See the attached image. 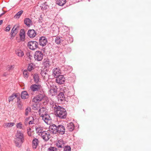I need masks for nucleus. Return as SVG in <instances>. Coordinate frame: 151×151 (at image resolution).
I'll return each instance as SVG.
<instances>
[{"mask_svg":"<svg viewBox=\"0 0 151 151\" xmlns=\"http://www.w3.org/2000/svg\"><path fill=\"white\" fill-rule=\"evenodd\" d=\"M56 110L55 113L57 116L61 119H65L66 118L67 112L65 109L62 107H58Z\"/></svg>","mask_w":151,"mask_h":151,"instance_id":"nucleus-1","label":"nucleus"},{"mask_svg":"<svg viewBox=\"0 0 151 151\" xmlns=\"http://www.w3.org/2000/svg\"><path fill=\"white\" fill-rule=\"evenodd\" d=\"M38 43L37 42L35 41H29L27 44L29 48L32 50H34L38 47Z\"/></svg>","mask_w":151,"mask_h":151,"instance_id":"nucleus-2","label":"nucleus"},{"mask_svg":"<svg viewBox=\"0 0 151 151\" xmlns=\"http://www.w3.org/2000/svg\"><path fill=\"white\" fill-rule=\"evenodd\" d=\"M43 55L41 51H36L34 54V58L35 60L40 61L43 59Z\"/></svg>","mask_w":151,"mask_h":151,"instance_id":"nucleus-3","label":"nucleus"},{"mask_svg":"<svg viewBox=\"0 0 151 151\" xmlns=\"http://www.w3.org/2000/svg\"><path fill=\"white\" fill-rule=\"evenodd\" d=\"M47 42V39L45 36H42L40 38L39 40V45L42 46H45Z\"/></svg>","mask_w":151,"mask_h":151,"instance_id":"nucleus-4","label":"nucleus"},{"mask_svg":"<svg viewBox=\"0 0 151 151\" xmlns=\"http://www.w3.org/2000/svg\"><path fill=\"white\" fill-rule=\"evenodd\" d=\"M42 86L39 84H33L31 86L30 88L31 90L33 92L40 91Z\"/></svg>","mask_w":151,"mask_h":151,"instance_id":"nucleus-5","label":"nucleus"},{"mask_svg":"<svg viewBox=\"0 0 151 151\" xmlns=\"http://www.w3.org/2000/svg\"><path fill=\"white\" fill-rule=\"evenodd\" d=\"M56 78V82L59 84H63L65 81V78L62 75H60Z\"/></svg>","mask_w":151,"mask_h":151,"instance_id":"nucleus-6","label":"nucleus"},{"mask_svg":"<svg viewBox=\"0 0 151 151\" xmlns=\"http://www.w3.org/2000/svg\"><path fill=\"white\" fill-rule=\"evenodd\" d=\"M49 129L53 134H55L58 132V126L55 124H52L49 126Z\"/></svg>","mask_w":151,"mask_h":151,"instance_id":"nucleus-7","label":"nucleus"},{"mask_svg":"<svg viewBox=\"0 0 151 151\" xmlns=\"http://www.w3.org/2000/svg\"><path fill=\"white\" fill-rule=\"evenodd\" d=\"M48 69L47 68H44L41 71L40 74L43 78L44 79H47L49 78V75L47 73L46 71H48Z\"/></svg>","mask_w":151,"mask_h":151,"instance_id":"nucleus-8","label":"nucleus"},{"mask_svg":"<svg viewBox=\"0 0 151 151\" xmlns=\"http://www.w3.org/2000/svg\"><path fill=\"white\" fill-rule=\"evenodd\" d=\"M43 98L44 96L42 94H40L38 95L33 98L32 101L36 103H38L39 101H42Z\"/></svg>","mask_w":151,"mask_h":151,"instance_id":"nucleus-9","label":"nucleus"},{"mask_svg":"<svg viewBox=\"0 0 151 151\" xmlns=\"http://www.w3.org/2000/svg\"><path fill=\"white\" fill-rule=\"evenodd\" d=\"M53 34L54 35L56 36L58 35L59 33V27L56 25H53L52 26Z\"/></svg>","mask_w":151,"mask_h":151,"instance_id":"nucleus-10","label":"nucleus"},{"mask_svg":"<svg viewBox=\"0 0 151 151\" xmlns=\"http://www.w3.org/2000/svg\"><path fill=\"white\" fill-rule=\"evenodd\" d=\"M27 35L30 38H34L36 35L37 32L34 29H29L28 31Z\"/></svg>","mask_w":151,"mask_h":151,"instance_id":"nucleus-11","label":"nucleus"},{"mask_svg":"<svg viewBox=\"0 0 151 151\" xmlns=\"http://www.w3.org/2000/svg\"><path fill=\"white\" fill-rule=\"evenodd\" d=\"M58 132L61 134H65V127L62 125H59L58 126Z\"/></svg>","mask_w":151,"mask_h":151,"instance_id":"nucleus-12","label":"nucleus"},{"mask_svg":"<svg viewBox=\"0 0 151 151\" xmlns=\"http://www.w3.org/2000/svg\"><path fill=\"white\" fill-rule=\"evenodd\" d=\"M61 73V70L59 68H54L52 70V75L55 78L59 76Z\"/></svg>","mask_w":151,"mask_h":151,"instance_id":"nucleus-13","label":"nucleus"},{"mask_svg":"<svg viewBox=\"0 0 151 151\" xmlns=\"http://www.w3.org/2000/svg\"><path fill=\"white\" fill-rule=\"evenodd\" d=\"M65 92V91L64 92H60L57 95V97L58 101H66L64 93Z\"/></svg>","mask_w":151,"mask_h":151,"instance_id":"nucleus-14","label":"nucleus"},{"mask_svg":"<svg viewBox=\"0 0 151 151\" xmlns=\"http://www.w3.org/2000/svg\"><path fill=\"white\" fill-rule=\"evenodd\" d=\"M41 116L42 117V119L46 123H47L48 121L51 120V118L49 114L47 113L45 114H42L41 115Z\"/></svg>","mask_w":151,"mask_h":151,"instance_id":"nucleus-15","label":"nucleus"},{"mask_svg":"<svg viewBox=\"0 0 151 151\" xmlns=\"http://www.w3.org/2000/svg\"><path fill=\"white\" fill-rule=\"evenodd\" d=\"M24 141V140L17 139H15L14 140V142L16 146L19 147H20L21 146Z\"/></svg>","mask_w":151,"mask_h":151,"instance_id":"nucleus-16","label":"nucleus"},{"mask_svg":"<svg viewBox=\"0 0 151 151\" xmlns=\"http://www.w3.org/2000/svg\"><path fill=\"white\" fill-rule=\"evenodd\" d=\"M56 87H52L50 89L49 91V94L51 95L52 96H54L57 95V90Z\"/></svg>","mask_w":151,"mask_h":151,"instance_id":"nucleus-17","label":"nucleus"},{"mask_svg":"<svg viewBox=\"0 0 151 151\" xmlns=\"http://www.w3.org/2000/svg\"><path fill=\"white\" fill-rule=\"evenodd\" d=\"M39 141L38 139L34 138L32 141V146L33 149H35L38 145Z\"/></svg>","mask_w":151,"mask_h":151,"instance_id":"nucleus-18","label":"nucleus"},{"mask_svg":"<svg viewBox=\"0 0 151 151\" xmlns=\"http://www.w3.org/2000/svg\"><path fill=\"white\" fill-rule=\"evenodd\" d=\"M41 135L42 138L46 141H48L50 138V137L47 136V132L46 131L42 132Z\"/></svg>","mask_w":151,"mask_h":151,"instance_id":"nucleus-19","label":"nucleus"},{"mask_svg":"<svg viewBox=\"0 0 151 151\" xmlns=\"http://www.w3.org/2000/svg\"><path fill=\"white\" fill-rule=\"evenodd\" d=\"M18 95H19V96H20V94L19 93H13L12 95L9 97L8 99L9 102L11 101H12L14 99L16 98H17V97H18Z\"/></svg>","mask_w":151,"mask_h":151,"instance_id":"nucleus-20","label":"nucleus"},{"mask_svg":"<svg viewBox=\"0 0 151 151\" xmlns=\"http://www.w3.org/2000/svg\"><path fill=\"white\" fill-rule=\"evenodd\" d=\"M24 23L27 27H30L32 23V21L29 18H25L24 20Z\"/></svg>","mask_w":151,"mask_h":151,"instance_id":"nucleus-21","label":"nucleus"},{"mask_svg":"<svg viewBox=\"0 0 151 151\" xmlns=\"http://www.w3.org/2000/svg\"><path fill=\"white\" fill-rule=\"evenodd\" d=\"M64 40V38L60 36L57 37L55 40V42L57 44H59Z\"/></svg>","mask_w":151,"mask_h":151,"instance_id":"nucleus-22","label":"nucleus"},{"mask_svg":"<svg viewBox=\"0 0 151 151\" xmlns=\"http://www.w3.org/2000/svg\"><path fill=\"white\" fill-rule=\"evenodd\" d=\"M75 126L73 122H70L67 124V129L70 132H72L74 129Z\"/></svg>","mask_w":151,"mask_h":151,"instance_id":"nucleus-23","label":"nucleus"},{"mask_svg":"<svg viewBox=\"0 0 151 151\" xmlns=\"http://www.w3.org/2000/svg\"><path fill=\"white\" fill-rule=\"evenodd\" d=\"M21 97L22 99H28L29 97V94L27 91H23L22 92Z\"/></svg>","mask_w":151,"mask_h":151,"instance_id":"nucleus-24","label":"nucleus"},{"mask_svg":"<svg viewBox=\"0 0 151 151\" xmlns=\"http://www.w3.org/2000/svg\"><path fill=\"white\" fill-rule=\"evenodd\" d=\"M16 136L17 137L16 139L24 140L23 134L21 132H18V131L16 135Z\"/></svg>","mask_w":151,"mask_h":151,"instance_id":"nucleus-25","label":"nucleus"},{"mask_svg":"<svg viewBox=\"0 0 151 151\" xmlns=\"http://www.w3.org/2000/svg\"><path fill=\"white\" fill-rule=\"evenodd\" d=\"M64 144V141L62 139H60L58 140V141L57 142L56 144V146L58 147V148H62L63 146H62V145Z\"/></svg>","mask_w":151,"mask_h":151,"instance_id":"nucleus-26","label":"nucleus"},{"mask_svg":"<svg viewBox=\"0 0 151 151\" xmlns=\"http://www.w3.org/2000/svg\"><path fill=\"white\" fill-rule=\"evenodd\" d=\"M33 78L35 83L37 84L40 80V78L38 74L37 73L34 74L33 76Z\"/></svg>","mask_w":151,"mask_h":151,"instance_id":"nucleus-27","label":"nucleus"},{"mask_svg":"<svg viewBox=\"0 0 151 151\" xmlns=\"http://www.w3.org/2000/svg\"><path fill=\"white\" fill-rule=\"evenodd\" d=\"M66 0H57L56 4L60 6H63L66 3Z\"/></svg>","mask_w":151,"mask_h":151,"instance_id":"nucleus-28","label":"nucleus"},{"mask_svg":"<svg viewBox=\"0 0 151 151\" xmlns=\"http://www.w3.org/2000/svg\"><path fill=\"white\" fill-rule=\"evenodd\" d=\"M17 27L14 29H12L11 32L10 33V35L13 36V37H15L17 33V27Z\"/></svg>","mask_w":151,"mask_h":151,"instance_id":"nucleus-29","label":"nucleus"},{"mask_svg":"<svg viewBox=\"0 0 151 151\" xmlns=\"http://www.w3.org/2000/svg\"><path fill=\"white\" fill-rule=\"evenodd\" d=\"M47 2H45L44 3H43L42 4V5L40 6L41 9L42 10H46L49 7V6L47 4Z\"/></svg>","mask_w":151,"mask_h":151,"instance_id":"nucleus-30","label":"nucleus"},{"mask_svg":"<svg viewBox=\"0 0 151 151\" xmlns=\"http://www.w3.org/2000/svg\"><path fill=\"white\" fill-rule=\"evenodd\" d=\"M23 12V11L21 10L18 12L14 16V17L19 19Z\"/></svg>","mask_w":151,"mask_h":151,"instance_id":"nucleus-31","label":"nucleus"},{"mask_svg":"<svg viewBox=\"0 0 151 151\" xmlns=\"http://www.w3.org/2000/svg\"><path fill=\"white\" fill-rule=\"evenodd\" d=\"M16 54H17L19 56L22 57L24 55V53L21 50H18L16 51Z\"/></svg>","mask_w":151,"mask_h":151,"instance_id":"nucleus-32","label":"nucleus"},{"mask_svg":"<svg viewBox=\"0 0 151 151\" xmlns=\"http://www.w3.org/2000/svg\"><path fill=\"white\" fill-rule=\"evenodd\" d=\"M14 122L6 123L5 124L4 127H12L14 125Z\"/></svg>","mask_w":151,"mask_h":151,"instance_id":"nucleus-33","label":"nucleus"},{"mask_svg":"<svg viewBox=\"0 0 151 151\" xmlns=\"http://www.w3.org/2000/svg\"><path fill=\"white\" fill-rule=\"evenodd\" d=\"M43 65L45 67L44 68H47L50 66L49 62V61L46 60L43 63Z\"/></svg>","mask_w":151,"mask_h":151,"instance_id":"nucleus-34","label":"nucleus"},{"mask_svg":"<svg viewBox=\"0 0 151 151\" xmlns=\"http://www.w3.org/2000/svg\"><path fill=\"white\" fill-rule=\"evenodd\" d=\"M69 37H67L66 38L68 42L69 43H71L73 41V39L71 36L69 35Z\"/></svg>","mask_w":151,"mask_h":151,"instance_id":"nucleus-35","label":"nucleus"},{"mask_svg":"<svg viewBox=\"0 0 151 151\" xmlns=\"http://www.w3.org/2000/svg\"><path fill=\"white\" fill-rule=\"evenodd\" d=\"M47 151H58V149L55 147L50 146L47 149Z\"/></svg>","mask_w":151,"mask_h":151,"instance_id":"nucleus-36","label":"nucleus"},{"mask_svg":"<svg viewBox=\"0 0 151 151\" xmlns=\"http://www.w3.org/2000/svg\"><path fill=\"white\" fill-rule=\"evenodd\" d=\"M33 64L32 63H30L28 64L27 69H28V70L29 71H31L34 68H33Z\"/></svg>","mask_w":151,"mask_h":151,"instance_id":"nucleus-37","label":"nucleus"},{"mask_svg":"<svg viewBox=\"0 0 151 151\" xmlns=\"http://www.w3.org/2000/svg\"><path fill=\"white\" fill-rule=\"evenodd\" d=\"M31 108L29 107H27L26 109L25 115L26 116H27L28 115L29 113L31 111Z\"/></svg>","mask_w":151,"mask_h":151,"instance_id":"nucleus-38","label":"nucleus"},{"mask_svg":"<svg viewBox=\"0 0 151 151\" xmlns=\"http://www.w3.org/2000/svg\"><path fill=\"white\" fill-rule=\"evenodd\" d=\"M26 55L27 56V57H28V58H29L30 60L32 59L33 56L30 54V52H27Z\"/></svg>","mask_w":151,"mask_h":151,"instance_id":"nucleus-39","label":"nucleus"},{"mask_svg":"<svg viewBox=\"0 0 151 151\" xmlns=\"http://www.w3.org/2000/svg\"><path fill=\"white\" fill-rule=\"evenodd\" d=\"M71 147L70 146H66L64 147V151H71Z\"/></svg>","mask_w":151,"mask_h":151,"instance_id":"nucleus-40","label":"nucleus"},{"mask_svg":"<svg viewBox=\"0 0 151 151\" xmlns=\"http://www.w3.org/2000/svg\"><path fill=\"white\" fill-rule=\"evenodd\" d=\"M23 75H24V77H26L27 78L28 77V72L27 71V70H24L23 72Z\"/></svg>","mask_w":151,"mask_h":151,"instance_id":"nucleus-41","label":"nucleus"},{"mask_svg":"<svg viewBox=\"0 0 151 151\" xmlns=\"http://www.w3.org/2000/svg\"><path fill=\"white\" fill-rule=\"evenodd\" d=\"M20 96L17 97V105H20L22 104V101L21 100Z\"/></svg>","mask_w":151,"mask_h":151,"instance_id":"nucleus-42","label":"nucleus"},{"mask_svg":"<svg viewBox=\"0 0 151 151\" xmlns=\"http://www.w3.org/2000/svg\"><path fill=\"white\" fill-rule=\"evenodd\" d=\"M20 38L21 41H24L25 40V35H20Z\"/></svg>","mask_w":151,"mask_h":151,"instance_id":"nucleus-43","label":"nucleus"},{"mask_svg":"<svg viewBox=\"0 0 151 151\" xmlns=\"http://www.w3.org/2000/svg\"><path fill=\"white\" fill-rule=\"evenodd\" d=\"M20 35H25V32L24 29H21L20 32Z\"/></svg>","mask_w":151,"mask_h":151,"instance_id":"nucleus-44","label":"nucleus"},{"mask_svg":"<svg viewBox=\"0 0 151 151\" xmlns=\"http://www.w3.org/2000/svg\"><path fill=\"white\" fill-rule=\"evenodd\" d=\"M35 129L36 131V132L37 133H40L41 134V133L42 132L40 131V128L37 127H35Z\"/></svg>","mask_w":151,"mask_h":151,"instance_id":"nucleus-45","label":"nucleus"},{"mask_svg":"<svg viewBox=\"0 0 151 151\" xmlns=\"http://www.w3.org/2000/svg\"><path fill=\"white\" fill-rule=\"evenodd\" d=\"M22 124L21 122H19L17 124L16 127L17 128H19L20 129L22 128Z\"/></svg>","mask_w":151,"mask_h":151,"instance_id":"nucleus-46","label":"nucleus"},{"mask_svg":"<svg viewBox=\"0 0 151 151\" xmlns=\"http://www.w3.org/2000/svg\"><path fill=\"white\" fill-rule=\"evenodd\" d=\"M65 69H67V70H69V72H70L72 70V67H71L70 66H67L65 68Z\"/></svg>","mask_w":151,"mask_h":151,"instance_id":"nucleus-47","label":"nucleus"},{"mask_svg":"<svg viewBox=\"0 0 151 151\" xmlns=\"http://www.w3.org/2000/svg\"><path fill=\"white\" fill-rule=\"evenodd\" d=\"M42 21H43V18L42 17V15H41L40 16V18L39 19V20L38 21V22L39 23H42Z\"/></svg>","mask_w":151,"mask_h":151,"instance_id":"nucleus-48","label":"nucleus"},{"mask_svg":"<svg viewBox=\"0 0 151 151\" xmlns=\"http://www.w3.org/2000/svg\"><path fill=\"white\" fill-rule=\"evenodd\" d=\"M37 103H36V104H34L32 105V109L34 110H37Z\"/></svg>","mask_w":151,"mask_h":151,"instance_id":"nucleus-49","label":"nucleus"},{"mask_svg":"<svg viewBox=\"0 0 151 151\" xmlns=\"http://www.w3.org/2000/svg\"><path fill=\"white\" fill-rule=\"evenodd\" d=\"M10 25H8L7 26L6 28L5 29V31H6V32H9L10 30Z\"/></svg>","mask_w":151,"mask_h":151,"instance_id":"nucleus-50","label":"nucleus"},{"mask_svg":"<svg viewBox=\"0 0 151 151\" xmlns=\"http://www.w3.org/2000/svg\"><path fill=\"white\" fill-rule=\"evenodd\" d=\"M44 109L45 108L44 107H42L41 108H40L39 110V112L40 114H41V111H42V112L44 111Z\"/></svg>","mask_w":151,"mask_h":151,"instance_id":"nucleus-51","label":"nucleus"},{"mask_svg":"<svg viewBox=\"0 0 151 151\" xmlns=\"http://www.w3.org/2000/svg\"><path fill=\"white\" fill-rule=\"evenodd\" d=\"M58 107H61L60 106H59L58 105H55V106L54 107V110L55 111V113L56 112H57L56 110L57 108H58Z\"/></svg>","mask_w":151,"mask_h":151,"instance_id":"nucleus-52","label":"nucleus"},{"mask_svg":"<svg viewBox=\"0 0 151 151\" xmlns=\"http://www.w3.org/2000/svg\"><path fill=\"white\" fill-rule=\"evenodd\" d=\"M32 119V120H31L28 123L29 124V125L30 124H33V122L34 121V119L33 118V119Z\"/></svg>","mask_w":151,"mask_h":151,"instance_id":"nucleus-53","label":"nucleus"},{"mask_svg":"<svg viewBox=\"0 0 151 151\" xmlns=\"http://www.w3.org/2000/svg\"><path fill=\"white\" fill-rule=\"evenodd\" d=\"M19 109L22 110V105L21 104L19 105H17Z\"/></svg>","mask_w":151,"mask_h":151,"instance_id":"nucleus-54","label":"nucleus"},{"mask_svg":"<svg viewBox=\"0 0 151 151\" xmlns=\"http://www.w3.org/2000/svg\"><path fill=\"white\" fill-rule=\"evenodd\" d=\"M33 119V117H32V116H30L29 117H27L26 119H25V120L26 121H28V120H29V119Z\"/></svg>","mask_w":151,"mask_h":151,"instance_id":"nucleus-55","label":"nucleus"},{"mask_svg":"<svg viewBox=\"0 0 151 151\" xmlns=\"http://www.w3.org/2000/svg\"><path fill=\"white\" fill-rule=\"evenodd\" d=\"M27 133L28 135L29 136H32L31 132L30 131H27Z\"/></svg>","mask_w":151,"mask_h":151,"instance_id":"nucleus-56","label":"nucleus"},{"mask_svg":"<svg viewBox=\"0 0 151 151\" xmlns=\"http://www.w3.org/2000/svg\"><path fill=\"white\" fill-rule=\"evenodd\" d=\"M14 68V67L12 65L9 66V67H8V68L9 69V70L12 69Z\"/></svg>","mask_w":151,"mask_h":151,"instance_id":"nucleus-57","label":"nucleus"},{"mask_svg":"<svg viewBox=\"0 0 151 151\" xmlns=\"http://www.w3.org/2000/svg\"><path fill=\"white\" fill-rule=\"evenodd\" d=\"M6 11H5L4 12L2 13H1V14H0V17L1 16H2V15H3L6 12Z\"/></svg>","mask_w":151,"mask_h":151,"instance_id":"nucleus-58","label":"nucleus"},{"mask_svg":"<svg viewBox=\"0 0 151 151\" xmlns=\"http://www.w3.org/2000/svg\"><path fill=\"white\" fill-rule=\"evenodd\" d=\"M14 37H13V36H12V35H11V37H10V39L11 40H12L14 38Z\"/></svg>","mask_w":151,"mask_h":151,"instance_id":"nucleus-59","label":"nucleus"},{"mask_svg":"<svg viewBox=\"0 0 151 151\" xmlns=\"http://www.w3.org/2000/svg\"><path fill=\"white\" fill-rule=\"evenodd\" d=\"M31 130V129L30 128V127H29L28 129H27V131H30Z\"/></svg>","mask_w":151,"mask_h":151,"instance_id":"nucleus-60","label":"nucleus"},{"mask_svg":"<svg viewBox=\"0 0 151 151\" xmlns=\"http://www.w3.org/2000/svg\"><path fill=\"white\" fill-rule=\"evenodd\" d=\"M47 136L49 137H50V134L49 132H47Z\"/></svg>","mask_w":151,"mask_h":151,"instance_id":"nucleus-61","label":"nucleus"},{"mask_svg":"<svg viewBox=\"0 0 151 151\" xmlns=\"http://www.w3.org/2000/svg\"><path fill=\"white\" fill-rule=\"evenodd\" d=\"M3 20H0V25H1L2 23H3Z\"/></svg>","mask_w":151,"mask_h":151,"instance_id":"nucleus-62","label":"nucleus"},{"mask_svg":"<svg viewBox=\"0 0 151 151\" xmlns=\"http://www.w3.org/2000/svg\"><path fill=\"white\" fill-rule=\"evenodd\" d=\"M6 76V73H4L3 75V76Z\"/></svg>","mask_w":151,"mask_h":151,"instance_id":"nucleus-63","label":"nucleus"},{"mask_svg":"<svg viewBox=\"0 0 151 151\" xmlns=\"http://www.w3.org/2000/svg\"><path fill=\"white\" fill-rule=\"evenodd\" d=\"M16 26V25H15L14 26V27L15 28V27Z\"/></svg>","mask_w":151,"mask_h":151,"instance_id":"nucleus-64","label":"nucleus"}]
</instances>
